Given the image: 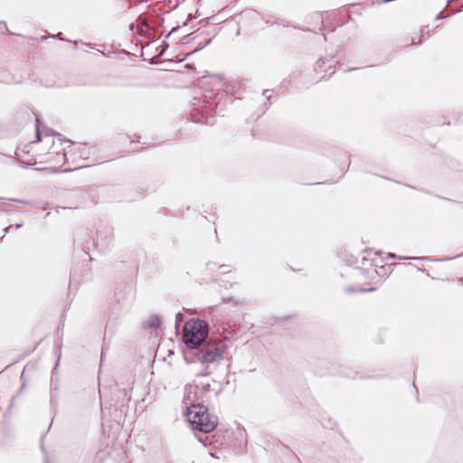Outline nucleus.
Here are the masks:
<instances>
[{
	"mask_svg": "<svg viewBox=\"0 0 463 463\" xmlns=\"http://www.w3.org/2000/svg\"><path fill=\"white\" fill-rule=\"evenodd\" d=\"M186 417L194 429L210 433L218 425V418L210 413L208 408L202 404H192L187 408Z\"/></svg>",
	"mask_w": 463,
	"mask_h": 463,
	"instance_id": "1",
	"label": "nucleus"
},
{
	"mask_svg": "<svg viewBox=\"0 0 463 463\" xmlns=\"http://www.w3.org/2000/svg\"><path fill=\"white\" fill-rule=\"evenodd\" d=\"M183 339L190 348L198 347L208 336V325L199 319H191L184 326Z\"/></svg>",
	"mask_w": 463,
	"mask_h": 463,
	"instance_id": "2",
	"label": "nucleus"
},
{
	"mask_svg": "<svg viewBox=\"0 0 463 463\" xmlns=\"http://www.w3.org/2000/svg\"><path fill=\"white\" fill-rule=\"evenodd\" d=\"M226 352V348L222 342H209L201 351L199 361L203 364H213L221 360Z\"/></svg>",
	"mask_w": 463,
	"mask_h": 463,
	"instance_id": "3",
	"label": "nucleus"
},
{
	"mask_svg": "<svg viewBox=\"0 0 463 463\" xmlns=\"http://www.w3.org/2000/svg\"><path fill=\"white\" fill-rule=\"evenodd\" d=\"M405 276L407 283L415 288L425 285L430 278V274L424 269H421L411 263L407 264L405 267Z\"/></svg>",
	"mask_w": 463,
	"mask_h": 463,
	"instance_id": "4",
	"label": "nucleus"
},
{
	"mask_svg": "<svg viewBox=\"0 0 463 463\" xmlns=\"http://www.w3.org/2000/svg\"><path fill=\"white\" fill-rule=\"evenodd\" d=\"M37 138L39 142L43 143L45 146H50L52 151H48L46 154H56L59 155L58 147L61 145V139L60 137H54L51 136H45L43 138H40L39 134L37 133Z\"/></svg>",
	"mask_w": 463,
	"mask_h": 463,
	"instance_id": "5",
	"label": "nucleus"
},
{
	"mask_svg": "<svg viewBox=\"0 0 463 463\" xmlns=\"http://www.w3.org/2000/svg\"><path fill=\"white\" fill-rule=\"evenodd\" d=\"M378 272L377 270L373 267V265L370 266L369 269L365 270V272H361V280H366L364 282V285H374L376 281L378 280Z\"/></svg>",
	"mask_w": 463,
	"mask_h": 463,
	"instance_id": "6",
	"label": "nucleus"
},
{
	"mask_svg": "<svg viewBox=\"0 0 463 463\" xmlns=\"http://www.w3.org/2000/svg\"><path fill=\"white\" fill-rule=\"evenodd\" d=\"M422 34L420 32H413L403 40L405 46L419 44L421 43Z\"/></svg>",
	"mask_w": 463,
	"mask_h": 463,
	"instance_id": "7",
	"label": "nucleus"
},
{
	"mask_svg": "<svg viewBox=\"0 0 463 463\" xmlns=\"http://www.w3.org/2000/svg\"><path fill=\"white\" fill-rule=\"evenodd\" d=\"M83 150L84 155L88 154V148L86 145H78L70 146L69 150L63 152V156L66 157L68 156H72L76 151Z\"/></svg>",
	"mask_w": 463,
	"mask_h": 463,
	"instance_id": "8",
	"label": "nucleus"
},
{
	"mask_svg": "<svg viewBox=\"0 0 463 463\" xmlns=\"http://www.w3.org/2000/svg\"><path fill=\"white\" fill-rule=\"evenodd\" d=\"M361 290H362V291H365V292H366V291H373V290H374V287L363 288Z\"/></svg>",
	"mask_w": 463,
	"mask_h": 463,
	"instance_id": "9",
	"label": "nucleus"
}]
</instances>
